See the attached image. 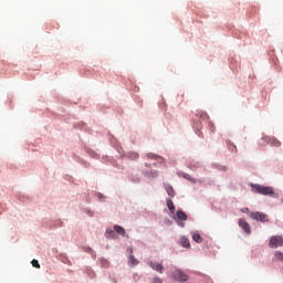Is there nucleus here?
<instances>
[{"label": "nucleus", "instance_id": "f257e3e1", "mask_svg": "<svg viewBox=\"0 0 283 283\" xmlns=\"http://www.w3.org/2000/svg\"><path fill=\"white\" fill-rule=\"evenodd\" d=\"M251 187L254 193H260L261 196H270V198H275V190L271 186H261L258 184H252Z\"/></svg>", "mask_w": 283, "mask_h": 283}, {"label": "nucleus", "instance_id": "f03ea898", "mask_svg": "<svg viewBox=\"0 0 283 283\" xmlns=\"http://www.w3.org/2000/svg\"><path fill=\"white\" fill-rule=\"evenodd\" d=\"M171 277L176 281V282H187L189 281V275H187L185 272H182L181 270H174L171 272Z\"/></svg>", "mask_w": 283, "mask_h": 283}, {"label": "nucleus", "instance_id": "7ed1b4c3", "mask_svg": "<svg viewBox=\"0 0 283 283\" xmlns=\"http://www.w3.org/2000/svg\"><path fill=\"white\" fill-rule=\"evenodd\" d=\"M270 249H280L283 247V237L282 235H272L269 241Z\"/></svg>", "mask_w": 283, "mask_h": 283}, {"label": "nucleus", "instance_id": "20e7f679", "mask_svg": "<svg viewBox=\"0 0 283 283\" xmlns=\"http://www.w3.org/2000/svg\"><path fill=\"white\" fill-rule=\"evenodd\" d=\"M250 218H252V220H256L258 222H269V216L263 212H252Z\"/></svg>", "mask_w": 283, "mask_h": 283}, {"label": "nucleus", "instance_id": "39448f33", "mask_svg": "<svg viewBox=\"0 0 283 283\" xmlns=\"http://www.w3.org/2000/svg\"><path fill=\"white\" fill-rule=\"evenodd\" d=\"M148 266L153 269V271H156L157 273H165V266L163 265V262L158 263L156 261H149Z\"/></svg>", "mask_w": 283, "mask_h": 283}, {"label": "nucleus", "instance_id": "423d86ee", "mask_svg": "<svg viewBox=\"0 0 283 283\" xmlns=\"http://www.w3.org/2000/svg\"><path fill=\"white\" fill-rule=\"evenodd\" d=\"M263 140L268 142V145H271L272 147H281L282 143L277 140L275 137H264Z\"/></svg>", "mask_w": 283, "mask_h": 283}, {"label": "nucleus", "instance_id": "0eeeda50", "mask_svg": "<svg viewBox=\"0 0 283 283\" xmlns=\"http://www.w3.org/2000/svg\"><path fill=\"white\" fill-rule=\"evenodd\" d=\"M146 158H148V160H156L160 165H163L165 163V159L163 157H160L159 155H156L154 153H148L146 155Z\"/></svg>", "mask_w": 283, "mask_h": 283}, {"label": "nucleus", "instance_id": "6e6552de", "mask_svg": "<svg viewBox=\"0 0 283 283\" xmlns=\"http://www.w3.org/2000/svg\"><path fill=\"white\" fill-rule=\"evenodd\" d=\"M239 227L245 232V233H251V226L247 220L244 219H239Z\"/></svg>", "mask_w": 283, "mask_h": 283}, {"label": "nucleus", "instance_id": "1a4fd4ad", "mask_svg": "<svg viewBox=\"0 0 283 283\" xmlns=\"http://www.w3.org/2000/svg\"><path fill=\"white\" fill-rule=\"evenodd\" d=\"M176 216H177V217L175 218L176 222H178V221H180V222H186V220H187V213H185V211H182V210H177Z\"/></svg>", "mask_w": 283, "mask_h": 283}, {"label": "nucleus", "instance_id": "9d476101", "mask_svg": "<svg viewBox=\"0 0 283 283\" xmlns=\"http://www.w3.org/2000/svg\"><path fill=\"white\" fill-rule=\"evenodd\" d=\"M180 245L184 247V249H191V243L187 239V237H182L180 239Z\"/></svg>", "mask_w": 283, "mask_h": 283}, {"label": "nucleus", "instance_id": "9b49d317", "mask_svg": "<svg viewBox=\"0 0 283 283\" xmlns=\"http://www.w3.org/2000/svg\"><path fill=\"white\" fill-rule=\"evenodd\" d=\"M228 145V149L234 154H238V146H235V144H233V142L228 140L227 142Z\"/></svg>", "mask_w": 283, "mask_h": 283}, {"label": "nucleus", "instance_id": "f8f14e48", "mask_svg": "<svg viewBox=\"0 0 283 283\" xmlns=\"http://www.w3.org/2000/svg\"><path fill=\"white\" fill-rule=\"evenodd\" d=\"M128 260H129V264H132L133 266H136V264H138L136 256H134V250L132 249H130V255Z\"/></svg>", "mask_w": 283, "mask_h": 283}, {"label": "nucleus", "instance_id": "ddd939ff", "mask_svg": "<svg viewBox=\"0 0 283 283\" xmlns=\"http://www.w3.org/2000/svg\"><path fill=\"white\" fill-rule=\"evenodd\" d=\"M167 207H168L170 213H176V206H174V201L171 199L167 200Z\"/></svg>", "mask_w": 283, "mask_h": 283}, {"label": "nucleus", "instance_id": "4468645a", "mask_svg": "<svg viewBox=\"0 0 283 283\" xmlns=\"http://www.w3.org/2000/svg\"><path fill=\"white\" fill-rule=\"evenodd\" d=\"M114 231H116V233H118V235H123L125 237V228L120 227V226H114Z\"/></svg>", "mask_w": 283, "mask_h": 283}, {"label": "nucleus", "instance_id": "2eb2a0df", "mask_svg": "<svg viewBox=\"0 0 283 283\" xmlns=\"http://www.w3.org/2000/svg\"><path fill=\"white\" fill-rule=\"evenodd\" d=\"M166 191H167L168 196H170V198H174V196H176V191L174 190V187H171V186H166Z\"/></svg>", "mask_w": 283, "mask_h": 283}, {"label": "nucleus", "instance_id": "dca6fc26", "mask_svg": "<svg viewBox=\"0 0 283 283\" xmlns=\"http://www.w3.org/2000/svg\"><path fill=\"white\" fill-rule=\"evenodd\" d=\"M192 240L195 242H198V244H200V242H202V237L199 233H193L192 234Z\"/></svg>", "mask_w": 283, "mask_h": 283}, {"label": "nucleus", "instance_id": "f3484780", "mask_svg": "<svg viewBox=\"0 0 283 283\" xmlns=\"http://www.w3.org/2000/svg\"><path fill=\"white\" fill-rule=\"evenodd\" d=\"M116 237V232L112 229H107L106 230V238H115Z\"/></svg>", "mask_w": 283, "mask_h": 283}, {"label": "nucleus", "instance_id": "a211bd4d", "mask_svg": "<svg viewBox=\"0 0 283 283\" xmlns=\"http://www.w3.org/2000/svg\"><path fill=\"white\" fill-rule=\"evenodd\" d=\"M31 264H32V266H34V269H41V264H39V261L36 259H33Z\"/></svg>", "mask_w": 283, "mask_h": 283}, {"label": "nucleus", "instance_id": "6ab92c4d", "mask_svg": "<svg viewBox=\"0 0 283 283\" xmlns=\"http://www.w3.org/2000/svg\"><path fill=\"white\" fill-rule=\"evenodd\" d=\"M149 178H158V171L150 172Z\"/></svg>", "mask_w": 283, "mask_h": 283}, {"label": "nucleus", "instance_id": "aec40b11", "mask_svg": "<svg viewBox=\"0 0 283 283\" xmlns=\"http://www.w3.org/2000/svg\"><path fill=\"white\" fill-rule=\"evenodd\" d=\"M184 178H185L186 180L193 181V179L191 178V176H190L189 174H185V175H184Z\"/></svg>", "mask_w": 283, "mask_h": 283}, {"label": "nucleus", "instance_id": "412c9836", "mask_svg": "<svg viewBox=\"0 0 283 283\" xmlns=\"http://www.w3.org/2000/svg\"><path fill=\"white\" fill-rule=\"evenodd\" d=\"M177 223H178V227H181V229H185V222H182V221L178 222L177 221Z\"/></svg>", "mask_w": 283, "mask_h": 283}, {"label": "nucleus", "instance_id": "4be33fe9", "mask_svg": "<svg viewBox=\"0 0 283 283\" xmlns=\"http://www.w3.org/2000/svg\"><path fill=\"white\" fill-rule=\"evenodd\" d=\"M241 211L242 213H249V208H242Z\"/></svg>", "mask_w": 283, "mask_h": 283}, {"label": "nucleus", "instance_id": "5701e85b", "mask_svg": "<svg viewBox=\"0 0 283 283\" xmlns=\"http://www.w3.org/2000/svg\"><path fill=\"white\" fill-rule=\"evenodd\" d=\"M145 166H146V167H151V164H147V163H146Z\"/></svg>", "mask_w": 283, "mask_h": 283}, {"label": "nucleus", "instance_id": "b1692460", "mask_svg": "<svg viewBox=\"0 0 283 283\" xmlns=\"http://www.w3.org/2000/svg\"><path fill=\"white\" fill-rule=\"evenodd\" d=\"M281 202L283 203V198L281 199Z\"/></svg>", "mask_w": 283, "mask_h": 283}]
</instances>
